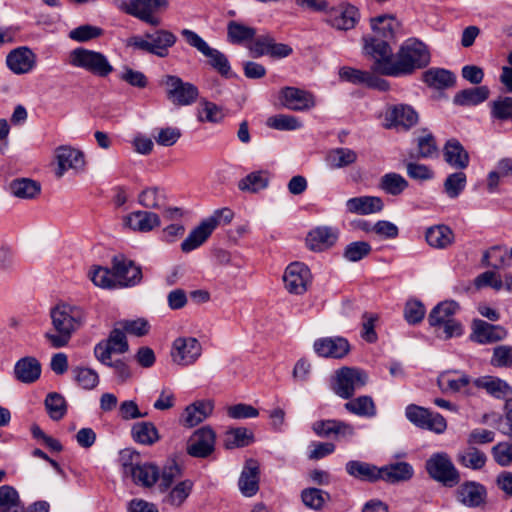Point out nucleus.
Instances as JSON below:
<instances>
[{
	"label": "nucleus",
	"instance_id": "obj_40",
	"mask_svg": "<svg viewBox=\"0 0 512 512\" xmlns=\"http://www.w3.org/2000/svg\"><path fill=\"white\" fill-rule=\"evenodd\" d=\"M380 480L388 483L407 481L413 476V468L406 462H396L380 468Z\"/></svg>",
	"mask_w": 512,
	"mask_h": 512
},
{
	"label": "nucleus",
	"instance_id": "obj_13",
	"mask_svg": "<svg viewBox=\"0 0 512 512\" xmlns=\"http://www.w3.org/2000/svg\"><path fill=\"white\" fill-rule=\"evenodd\" d=\"M129 345L125 332L122 328L115 327L109 334V337L99 342L94 348V354L101 363H108L113 353L123 354L127 352Z\"/></svg>",
	"mask_w": 512,
	"mask_h": 512
},
{
	"label": "nucleus",
	"instance_id": "obj_46",
	"mask_svg": "<svg viewBox=\"0 0 512 512\" xmlns=\"http://www.w3.org/2000/svg\"><path fill=\"white\" fill-rule=\"evenodd\" d=\"M345 409L359 417H374L377 413L376 405L372 397L363 395L357 398L351 399L344 404Z\"/></svg>",
	"mask_w": 512,
	"mask_h": 512
},
{
	"label": "nucleus",
	"instance_id": "obj_63",
	"mask_svg": "<svg viewBox=\"0 0 512 512\" xmlns=\"http://www.w3.org/2000/svg\"><path fill=\"white\" fill-rule=\"evenodd\" d=\"M467 178L463 172H455L445 179L444 191L449 198H457L465 189Z\"/></svg>",
	"mask_w": 512,
	"mask_h": 512
},
{
	"label": "nucleus",
	"instance_id": "obj_24",
	"mask_svg": "<svg viewBox=\"0 0 512 512\" xmlns=\"http://www.w3.org/2000/svg\"><path fill=\"white\" fill-rule=\"evenodd\" d=\"M358 9L352 5H341L331 9L328 14V23L338 30L352 29L358 21Z\"/></svg>",
	"mask_w": 512,
	"mask_h": 512
},
{
	"label": "nucleus",
	"instance_id": "obj_42",
	"mask_svg": "<svg viewBox=\"0 0 512 512\" xmlns=\"http://www.w3.org/2000/svg\"><path fill=\"white\" fill-rule=\"evenodd\" d=\"M213 231V224H208L203 220L182 242V251L188 253L198 248L209 238Z\"/></svg>",
	"mask_w": 512,
	"mask_h": 512
},
{
	"label": "nucleus",
	"instance_id": "obj_41",
	"mask_svg": "<svg viewBox=\"0 0 512 512\" xmlns=\"http://www.w3.org/2000/svg\"><path fill=\"white\" fill-rule=\"evenodd\" d=\"M457 461L465 468L480 470L486 465L487 456L477 447L468 445L458 452Z\"/></svg>",
	"mask_w": 512,
	"mask_h": 512
},
{
	"label": "nucleus",
	"instance_id": "obj_47",
	"mask_svg": "<svg viewBox=\"0 0 512 512\" xmlns=\"http://www.w3.org/2000/svg\"><path fill=\"white\" fill-rule=\"evenodd\" d=\"M424 82L436 89H445L455 84V75L446 69H429L423 74Z\"/></svg>",
	"mask_w": 512,
	"mask_h": 512
},
{
	"label": "nucleus",
	"instance_id": "obj_37",
	"mask_svg": "<svg viewBox=\"0 0 512 512\" xmlns=\"http://www.w3.org/2000/svg\"><path fill=\"white\" fill-rule=\"evenodd\" d=\"M148 38L153 47V55L158 57H166L169 48L174 46L177 37L170 31L165 29H157L153 32H148Z\"/></svg>",
	"mask_w": 512,
	"mask_h": 512
},
{
	"label": "nucleus",
	"instance_id": "obj_43",
	"mask_svg": "<svg viewBox=\"0 0 512 512\" xmlns=\"http://www.w3.org/2000/svg\"><path fill=\"white\" fill-rule=\"evenodd\" d=\"M300 497L303 505L314 511H321L326 503L331 500V496L327 491L315 487L303 489Z\"/></svg>",
	"mask_w": 512,
	"mask_h": 512
},
{
	"label": "nucleus",
	"instance_id": "obj_14",
	"mask_svg": "<svg viewBox=\"0 0 512 512\" xmlns=\"http://www.w3.org/2000/svg\"><path fill=\"white\" fill-rule=\"evenodd\" d=\"M339 76L342 80L355 85H365L368 88L376 89L382 92L388 91L390 84L379 74L371 71H363L352 67H342L339 70Z\"/></svg>",
	"mask_w": 512,
	"mask_h": 512
},
{
	"label": "nucleus",
	"instance_id": "obj_3",
	"mask_svg": "<svg viewBox=\"0 0 512 512\" xmlns=\"http://www.w3.org/2000/svg\"><path fill=\"white\" fill-rule=\"evenodd\" d=\"M363 43V54L372 60L373 72L390 76L394 54L389 42L385 39L363 36Z\"/></svg>",
	"mask_w": 512,
	"mask_h": 512
},
{
	"label": "nucleus",
	"instance_id": "obj_59",
	"mask_svg": "<svg viewBox=\"0 0 512 512\" xmlns=\"http://www.w3.org/2000/svg\"><path fill=\"white\" fill-rule=\"evenodd\" d=\"M357 160L355 151L348 148H337L329 152L327 162L332 168H343L353 164Z\"/></svg>",
	"mask_w": 512,
	"mask_h": 512
},
{
	"label": "nucleus",
	"instance_id": "obj_29",
	"mask_svg": "<svg viewBox=\"0 0 512 512\" xmlns=\"http://www.w3.org/2000/svg\"><path fill=\"white\" fill-rule=\"evenodd\" d=\"M370 24L372 33L367 36L385 39L388 42L395 37L400 28V23L393 15L376 16L371 18Z\"/></svg>",
	"mask_w": 512,
	"mask_h": 512
},
{
	"label": "nucleus",
	"instance_id": "obj_9",
	"mask_svg": "<svg viewBox=\"0 0 512 512\" xmlns=\"http://www.w3.org/2000/svg\"><path fill=\"white\" fill-rule=\"evenodd\" d=\"M181 35L187 43L196 48L200 53L208 58L209 65L215 69L221 76L229 77L231 75V66L227 56L221 51L211 48L196 32L183 29Z\"/></svg>",
	"mask_w": 512,
	"mask_h": 512
},
{
	"label": "nucleus",
	"instance_id": "obj_58",
	"mask_svg": "<svg viewBox=\"0 0 512 512\" xmlns=\"http://www.w3.org/2000/svg\"><path fill=\"white\" fill-rule=\"evenodd\" d=\"M512 176V158H503L498 161L497 169L491 171L487 177V188L489 192H495L500 178Z\"/></svg>",
	"mask_w": 512,
	"mask_h": 512
},
{
	"label": "nucleus",
	"instance_id": "obj_44",
	"mask_svg": "<svg viewBox=\"0 0 512 512\" xmlns=\"http://www.w3.org/2000/svg\"><path fill=\"white\" fill-rule=\"evenodd\" d=\"M459 309L455 301H444L436 305L428 316V322L432 327H441L443 323L451 320Z\"/></svg>",
	"mask_w": 512,
	"mask_h": 512
},
{
	"label": "nucleus",
	"instance_id": "obj_6",
	"mask_svg": "<svg viewBox=\"0 0 512 512\" xmlns=\"http://www.w3.org/2000/svg\"><path fill=\"white\" fill-rule=\"evenodd\" d=\"M139 454L130 450L122 451L121 459L123 461V473L130 476L135 484L144 487H151L159 479V470L155 465L144 463H135Z\"/></svg>",
	"mask_w": 512,
	"mask_h": 512
},
{
	"label": "nucleus",
	"instance_id": "obj_39",
	"mask_svg": "<svg viewBox=\"0 0 512 512\" xmlns=\"http://www.w3.org/2000/svg\"><path fill=\"white\" fill-rule=\"evenodd\" d=\"M489 94L487 86L463 89L455 94L453 102L458 106H475L487 100Z\"/></svg>",
	"mask_w": 512,
	"mask_h": 512
},
{
	"label": "nucleus",
	"instance_id": "obj_52",
	"mask_svg": "<svg viewBox=\"0 0 512 512\" xmlns=\"http://www.w3.org/2000/svg\"><path fill=\"white\" fill-rule=\"evenodd\" d=\"M256 35L253 27L246 26L237 21H230L227 24V38L232 44H241L244 41L252 40Z\"/></svg>",
	"mask_w": 512,
	"mask_h": 512
},
{
	"label": "nucleus",
	"instance_id": "obj_30",
	"mask_svg": "<svg viewBox=\"0 0 512 512\" xmlns=\"http://www.w3.org/2000/svg\"><path fill=\"white\" fill-rule=\"evenodd\" d=\"M125 224L133 231L149 232L154 228L160 226V217L153 212L138 210L128 214L125 219Z\"/></svg>",
	"mask_w": 512,
	"mask_h": 512
},
{
	"label": "nucleus",
	"instance_id": "obj_2",
	"mask_svg": "<svg viewBox=\"0 0 512 512\" xmlns=\"http://www.w3.org/2000/svg\"><path fill=\"white\" fill-rule=\"evenodd\" d=\"M430 62L427 46L415 38L406 40L394 54L391 77H402L413 74L417 69L426 67Z\"/></svg>",
	"mask_w": 512,
	"mask_h": 512
},
{
	"label": "nucleus",
	"instance_id": "obj_53",
	"mask_svg": "<svg viewBox=\"0 0 512 512\" xmlns=\"http://www.w3.org/2000/svg\"><path fill=\"white\" fill-rule=\"evenodd\" d=\"M193 483L190 480H184L173 487L163 498V502L172 507H180L190 495Z\"/></svg>",
	"mask_w": 512,
	"mask_h": 512
},
{
	"label": "nucleus",
	"instance_id": "obj_49",
	"mask_svg": "<svg viewBox=\"0 0 512 512\" xmlns=\"http://www.w3.org/2000/svg\"><path fill=\"white\" fill-rule=\"evenodd\" d=\"M133 439L143 445H153L160 439L158 429L152 422H137L132 426Z\"/></svg>",
	"mask_w": 512,
	"mask_h": 512
},
{
	"label": "nucleus",
	"instance_id": "obj_45",
	"mask_svg": "<svg viewBox=\"0 0 512 512\" xmlns=\"http://www.w3.org/2000/svg\"><path fill=\"white\" fill-rule=\"evenodd\" d=\"M138 203L146 209H162L166 203L165 191L157 186L147 187L139 193Z\"/></svg>",
	"mask_w": 512,
	"mask_h": 512
},
{
	"label": "nucleus",
	"instance_id": "obj_62",
	"mask_svg": "<svg viewBox=\"0 0 512 512\" xmlns=\"http://www.w3.org/2000/svg\"><path fill=\"white\" fill-rule=\"evenodd\" d=\"M491 117L499 121L512 120V96H501L492 101Z\"/></svg>",
	"mask_w": 512,
	"mask_h": 512
},
{
	"label": "nucleus",
	"instance_id": "obj_19",
	"mask_svg": "<svg viewBox=\"0 0 512 512\" xmlns=\"http://www.w3.org/2000/svg\"><path fill=\"white\" fill-rule=\"evenodd\" d=\"M471 340L479 344H492L503 340L507 330L500 325H493L484 320L476 319L472 324Z\"/></svg>",
	"mask_w": 512,
	"mask_h": 512
},
{
	"label": "nucleus",
	"instance_id": "obj_48",
	"mask_svg": "<svg viewBox=\"0 0 512 512\" xmlns=\"http://www.w3.org/2000/svg\"><path fill=\"white\" fill-rule=\"evenodd\" d=\"M254 441L253 432L245 427L231 428L225 433L224 447L235 449L246 447Z\"/></svg>",
	"mask_w": 512,
	"mask_h": 512
},
{
	"label": "nucleus",
	"instance_id": "obj_50",
	"mask_svg": "<svg viewBox=\"0 0 512 512\" xmlns=\"http://www.w3.org/2000/svg\"><path fill=\"white\" fill-rule=\"evenodd\" d=\"M408 187V181L400 174L390 172L384 174L379 181V188L386 194L398 196Z\"/></svg>",
	"mask_w": 512,
	"mask_h": 512
},
{
	"label": "nucleus",
	"instance_id": "obj_25",
	"mask_svg": "<svg viewBox=\"0 0 512 512\" xmlns=\"http://www.w3.org/2000/svg\"><path fill=\"white\" fill-rule=\"evenodd\" d=\"M313 431L320 437H352L355 434L354 427L344 421L329 419L319 420L313 423Z\"/></svg>",
	"mask_w": 512,
	"mask_h": 512
},
{
	"label": "nucleus",
	"instance_id": "obj_61",
	"mask_svg": "<svg viewBox=\"0 0 512 512\" xmlns=\"http://www.w3.org/2000/svg\"><path fill=\"white\" fill-rule=\"evenodd\" d=\"M72 373L76 383L85 390H92L99 383L98 373L91 368L75 367Z\"/></svg>",
	"mask_w": 512,
	"mask_h": 512
},
{
	"label": "nucleus",
	"instance_id": "obj_21",
	"mask_svg": "<svg viewBox=\"0 0 512 512\" xmlns=\"http://www.w3.org/2000/svg\"><path fill=\"white\" fill-rule=\"evenodd\" d=\"M457 499L467 507H481L486 504L487 490L485 486L479 482L467 481L459 486Z\"/></svg>",
	"mask_w": 512,
	"mask_h": 512
},
{
	"label": "nucleus",
	"instance_id": "obj_34",
	"mask_svg": "<svg viewBox=\"0 0 512 512\" xmlns=\"http://www.w3.org/2000/svg\"><path fill=\"white\" fill-rule=\"evenodd\" d=\"M475 385L499 399L507 400L512 397V387L506 381L494 376L480 377L475 380Z\"/></svg>",
	"mask_w": 512,
	"mask_h": 512
},
{
	"label": "nucleus",
	"instance_id": "obj_64",
	"mask_svg": "<svg viewBox=\"0 0 512 512\" xmlns=\"http://www.w3.org/2000/svg\"><path fill=\"white\" fill-rule=\"evenodd\" d=\"M494 461L501 467L512 464V443L503 441L494 445L491 449Z\"/></svg>",
	"mask_w": 512,
	"mask_h": 512
},
{
	"label": "nucleus",
	"instance_id": "obj_55",
	"mask_svg": "<svg viewBox=\"0 0 512 512\" xmlns=\"http://www.w3.org/2000/svg\"><path fill=\"white\" fill-rule=\"evenodd\" d=\"M224 117L222 107L208 100L200 102L197 112V118L200 122L219 123Z\"/></svg>",
	"mask_w": 512,
	"mask_h": 512
},
{
	"label": "nucleus",
	"instance_id": "obj_18",
	"mask_svg": "<svg viewBox=\"0 0 512 512\" xmlns=\"http://www.w3.org/2000/svg\"><path fill=\"white\" fill-rule=\"evenodd\" d=\"M280 101L293 111H307L315 106L314 96L310 92L290 86L281 89Z\"/></svg>",
	"mask_w": 512,
	"mask_h": 512
},
{
	"label": "nucleus",
	"instance_id": "obj_38",
	"mask_svg": "<svg viewBox=\"0 0 512 512\" xmlns=\"http://www.w3.org/2000/svg\"><path fill=\"white\" fill-rule=\"evenodd\" d=\"M425 237L428 245L437 249H445L454 242V233L446 225H436L428 228Z\"/></svg>",
	"mask_w": 512,
	"mask_h": 512
},
{
	"label": "nucleus",
	"instance_id": "obj_57",
	"mask_svg": "<svg viewBox=\"0 0 512 512\" xmlns=\"http://www.w3.org/2000/svg\"><path fill=\"white\" fill-rule=\"evenodd\" d=\"M268 177L262 171L248 174L238 182V188L244 192L256 193L268 186Z\"/></svg>",
	"mask_w": 512,
	"mask_h": 512
},
{
	"label": "nucleus",
	"instance_id": "obj_5",
	"mask_svg": "<svg viewBox=\"0 0 512 512\" xmlns=\"http://www.w3.org/2000/svg\"><path fill=\"white\" fill-rule=\"evenodd\" d=\"M169 7L168 0H127L122 1L119 9L151 26H158L161 22L160 13Z\"/></svg>",
	"mask_w": 512,
	"mask_h": 512
},
{
	"label": "nucleus",
	"instance_id": "obj_17",
	"mask_svg": "<svg viewBox=\"0 0 512 512\" xmlns=\"http://www.w3.org/2000/svg\"><path fill=\"white\" fill-rule=\"evenodd\" d=\"M55 158L57 160V169L55 175L57 178L63 177L69 169L81 171L84 168V155L81 151L67 145L56 148Z\"/></svg>",
	"mask_w": 512,
	"mask_h": 512
},
{
	"label": "nucleus",
	"instance_id": "obj_15",
	"mask_svg": "<svg viewBox=\"0 0 512 512\" xmlns=\"http://www.w3.org/2000/svg\"><path fill=\"white\" fill-rule=\"evenodd\" d=\"M311 278L309 268L300 262L291 263L283 275L286 290L296 295H301L307 291Z\"/></svg>",
	"mask_w": 512,
	"mask_h": 512
},
{
	"label": "nucleus",
	"instance_id": "obj_28",
	"mask_svg": "<svg viewBox=\"0 0 512 512\" xmlns=\"http://www.w3.org/2000/svg\"><path fill=\"white\" fill-rule=\"evenodd\" d=\"M386 119L391 122L389 127L408 130L418 122V114L411 106L399 104L390 109Z\"/></svg>",
	"mask_w": 512,
	"mask_h": 512
},
{
	"label": "nucleus",
	"instance_id": "obj_8",
	"mask_svg": "<svg viewBox=\"0 0 512 512\" xmlns=\"http://www.w3.org/2000/svg\"><path fill=\"white\" fill-rule=\"evenodd\" d=\"M425 467L428 475L444 486L453 487L460 481L458 470L445 452L432 454L426 461Z\"/></svg>",
	"mask_w": 512,
	"mask_h": 512
},
{
	"label": "nucleus",
	"instance_id": "obj_60",
	"mask_svg": "<svg viewBox=\"0 0 512 512\" xmlns=\"http://www.w3.org/2000/svg\"><path fill=\"white\" fill-rule=\"evenodd\" d=\"M88 277L94 283V285L98 287L105 289L117 288V283L115 284L112 268L108 269L102 266H93L89 270Z\"/></svg>",
	"mask_w": 512,
	"mask_h": 512
},
{
	"label": "nucleus",
	"instance_id": "obj_54",
	"mask_svg": "<svg viewBox=\"0 0 512 512\" xmlns=\"http://www.w3.org/2000/svg\"><path fill=\"white\" fill-rule=\"evenodd\" d=\"M44 404L48 415L54 421L61 420L67 412L66 400L57 392L47 394Z\"/></svg>",
	"mask_w": 512,
	"mask_h": 512
},
{
	"label": "nucleus",
	"instance_id": "obj_4",
	"mask_svg": "<svg viewBox=\"0 0 512 512\" xmlns=\"http://www.w3.org/2000/svg\"><path fill=\"white\" fill-rule=\"evenodd\" d=\"M68 62L98 77H107L113 71V66L103 53L83 47L73 49L69 53Z\"/></svg>",
	"mask_w": 512,
	"mask_h": 512
},
{
	"label": "nucleus",
	"instance_id": "obj_22",
	"mask_svg": "<svg viewBox=\"0 0 512 512\" xmlns=\"http://www.w3.org/2000/svg\"><path fill=\"white\" fill-rule=\"evenodd\" d=\"M313 348L320 357L339 359L348 354L350 345L345 338L326 337L317 339Z\"/></svg>",
	"mask_w": 512,
	"mask_h": 512
},
{
	"label": "nucleus",
	"instance_id": "obj_36",
	"mask_svg": "<svg viewBox=\"0 0 512 512\" xmlns=\"http://www.w3.org/2000/svg\"><path fill=\"white\" fill-rule=\"evenodd\" d=\"M345 469L350 476L361 481L376 482L381 478L380 468L370 463L351 460L346 463Z\"/></svg>",
	"mask_w": 512,
	"mask_h": 512
},
{
	"label": "nucleus",
	"instance_id": "obj_12",
	"mask_svg": "<svg viewBox=\"0 0 512 512\" xmlns=\"http://www.w3.org/2000/svg\"><path fill=\"white\" fill-rule=\"evenodd\" d=\"M111 268L117 288L132 287L142 280L141 268L123 255H116L112 258Z\"/></svg>",
	"mask_w": 512,
	"mask_h": 512
},
{
	"label": "nucleus",
	"instance_id": "obj_7",
	"mask_svg": "<svg viewBox=\"0 0 512 512\" xmlns=\"http://www.w3.org/2000/svg\"><path fill=\"white\" fill-rule=\"evenodd\" d=\"M368 382V374L359 368L342 367L335 372L332 390L343 399H350L355 391Z\"/></svg>",
	"mask_w": 512,
	"mask_h": 512
},
{
	"label": "nucleus",
	"instance_id": "obj_16",
	"mask_svg": "<svg viewBox=\"0 0 512 512\" xmlns=\"http://www.w3.org/2000/svg\"><path fill=\"white\" fill-rule=\"evenodd\" d=\"M215 432L205 426L194 432L187 445V453L196 458L208 457L215 448Z\"/></svg>",
	"mask_w": 512,
	"mask_h": 512
},
{
	"label": "nucleus",
	"instance_id": "obj_31",
	"mask_svg": "<svg viewBox=\"0 0 512 512\" xmlns=\"http://www.w3.org/2000/svg\"><path fill=\"white\" fill-rule=\"evenodd\" d=\"M383 200L377 196H359L346 201V209L349 213L369 215L382 211Z\"/></svg>",
	"mask_w": 512,
	"mask_h": 512
},
{
	"label": "nucleus",
	"instance_id": "obj_56",
	"mask_svg": "<svg viewBox=\"0 0 512 512\" xmlns=\"http://www.w3.org/2000/svg\"><path fill=\"white\" fill-rule=\"evenodd\" d=\"M451 373H457L456 371L453 372H444L442 373L437 380L439 388L443 392H459L463 388L469 385L470 383V377L466 374H462L459 378H451Z\"/></svg>",
	"mask_w": 512,
	"mask_h": 512
},
{
	"label": "nucleus",
	"instance_id": "obj_23",
	"mask_svg": "<svg viewBox=\"0 0 512 512\" xmlns=\"http://www.w3.org/2000/svg\"><path fill=\"white\" fill-rule=\"evenodd\" d=\"M260 465L257 460L250 458L245 461L238 480L241 493L246 497L254 496L259 490Z\"/></svg>",
	"mask_w": 512,
	"mask_h": 512
},
{
	"label": "nucleus",
	"instance_id": "obj_11",
	"mask_svg": "<svg viewBox=\"0 0 512 512\" xmlns=\"http://www.w3.org/2000/svg\"><path fill=\"white\" fill-rule=\"evenodd\" d=\"M202 354V346L195 337H178L171 347V359L180 366L194 364Z\"/></svg>",
	"mask_w": 512,
	"mask_h": 512
},
{
	"label": "nucleus",
	"instance_id": "obj_51",
	"mask_svg": "<svg viewBox=\"0 0 512 512\" xmlns=\"http://www.w3.org/2000/svg\"><path fill=\"white\" fill-rule=\"evenodd\" d=\"M17 490L10 485L0 486V512H22Z\"/></svg>",
	"mask_w": 512,
	"mask_h": 512
},
{
	"label": "nucleus",
	"instance_id": "obj_1",
	"mask_svg": "<svg viewBox=\"0 0 512 512\" xmlns=\"http://www.w3.org/2000/svg\"><path fill=\"white\" fill-rule=\"evenodd\" d=\"M50 318L54 332H46L44 338L51 347L62 348L68 345L72 335L84 325L86 312L81 306L61 302L51 308Z\"/></svg>",
	"mask_w": 512,
	"mask_h": 512
},
{
	"label": "nucleus",
	"instance_id": "obj_26",
	"mask_svg": "<svg viewBox=\"0 0 512 512\" xmlns=\"http://www.w3.org/2000/svg\"><path fill=\"white\" fill-rule=\"evenodd\" d=\"M213 408V403L209 400L195 401L185 408L180 422L188 428L197 426L212 414Z\"/></svg>",
	"mask_w": 512,
	"mask_h": 512
},
{
	"label": "nucleus",
	"instance_id": "obj_10",
	"mask_svg": "<svg viewBox=\"0 0 512 512\" xmlns=\"http://www.w3.org/2000/svg\"><path fill=\"white\" fill-rule=\"evenodd\" d=\"M162 84L165 85L168 100L176 106L191 105L198 98V88L190 82H184L178 76L166 75L162 79Z\"/></svg>",
	"mask_w": 512,
	"mask_h": 512
},
{
	"label": "nucleus",
	"instance_id": "obj_20",
	"mask_svg": "<svg viewBox=\"0 0 512 512\" xmlns=\"http://www.w3.org/2000/svg\"><path fill=\"white\" fill-rule=\"evenodd\" d=\"M6 64L14 74H26L35 67L36 55L26 46L18 47L8 53Z\"/></svg>",
	"mask_w": 512,
	"mask_h": 512
},
{
	"label": "nucleus",
	"instance_id": "obj_27",
	"mask_svg": "<svg viewBox=\"0 0 512 512\" xmlns=\"http://www.w3.org/2000/svg\"><path fill=\"white\" fill-rule=\"evenodd\" d=\"M336 228L321 226L311 230L307 235V245L311 250L321 251L333 246L338 239Z\"/></svg>",
	"mask_w": 512,
	"mask_h": 512
},
{
	"label": "nucleus",
	"instance_id": "obj_35",
	"mask_svg": "<svg viewBox=\"0 0 512 512\" xmlns=\"http://www.w3.org/2000/svg\"><path fill=\"white\" fill-rule=\"evenodd\" d=\"M445 161L456 169H465L469 165V155L462 144L456 139H450L444 147Z\"/></svg>",
	"mask_w": 512,
	"mask_h": 512
},
{
	"label": "nucleus",
	"instance_id": "obj_33",
	"mask_svg": "<svg viewBox=\"0 0 512 512\" xmlns=\"http://www.w3.org/2000/svg\"><path fill=\"white\" fill-rule=\"evenodd\" d=\"M8 191L19 199H34L40 195L41 185L30 178H16L9 183Z\"/></svg>",
	"mask_w": 512,
	"mask_h": 512
},
{
	"label": "nucleus",
	"instance_id": "obj_32",
	"mask_svg": "<svg viewBox=\"0 0 512 512\" xmlns=\"http://www.w3.org/2000/svg\"><path fill=\"white\" fill-rule=\"evenodd\" d=\"M14 375L22 383H33L41 375V364L35 357L21 358L15 364Z\"/></svg>",
	"mask_w": 512,
	"mask_h": 512
}]
</instances>
